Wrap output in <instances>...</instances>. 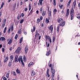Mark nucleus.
<instances>
[{"label": "nucleus", "instance_id": "obj_1", "mask_svg": "<svg viewBox=\"0 0 80 80\" xmlns=\"http://www.w3.org/2000/svg\"><path fill=\"white\" fill-rule=\"evenodd\" d=\"M58 23H60L59 24L60 26H62V27H63L64 25H65V22L63 21V19L62 18H60L58 20Z\"/></svg>", "mask_w": 80, "mask_h": 80}, {"label": "nucleus", "instance_id": "obj_2", "mask_svg": "<svg viewBox=\"0 0 80 80\" xmlns=\"http://www.w3.org/2000/svg\"><path fill=\"white\" fill-rule=\"evenodd\" d=\"M51 72L52 73V80H54V79L53 78H54V75L55 74V69L53 70V67L52 68L51 67Z\"/></svg>", "mask_w": 80, "mask_h": 80}, {"label": "nucleus", "instance_id": "obj_3", "mask_svg": "<svg viewBox=\"0 0 80 80\" xmlns=\"http://www.w3.org/2000/svg\"><path fill=\"white\" fill-rule=\"evenodd\" d=\"M5 23H6V19H4L3 21V23L2 25V28H4V27H5Z\"/></svg>", "mask_w": 80, "mask_h": 80}, {"label": "nucleus", "instance_id": "obj_4", "mask_svg": "<svg viewBox=\"0 0 80 80\" xmlns=\"http://www.w3.org/2000/svg\"><path fill=\"white\" fill-rule=\"evenodd\" d=\"M69 13H70V11L69 9H68L67 11V13L66 15V17H68L69 15Z\"/></svg>", "mask_w": 80, "mask_h": 80}, {"label": "nucleus", "instance_id": "obj_5", "mask_svg": "<svg viewBox=\"0 0 80 80\" xmlns=\"http://www.w3.org/2000/svg\"><path fill=\"white\" fill-rule=\"evenodd\" d=\"M20 47H19L16 51V53H19L20 51Z\"/></svg>", "mask_w": 80, "mask_h": 80}, {"label": "nucleus", "instance_id": "obj_6", "mask_svg": "<svg viewBox=\"0 0 80 80\" xmlns=\"http://www.w3.org/2000/svg\"><path fill=\"white\" fill-rule=\"evenodd\" d=\"M13 41V38H11L10 40L9 41V42H8V44L9 45H10L12 44V41Z\"/></svg>", "mask_w": 80, "mask_h": 80}, {"label": "nucleus", "instance_id": "obj_7", "mask_svg": "<svg viewBox=\"0 0 80 80\" xmlns=\"http://www.w3.org/2000/svg\"><path fill=\"white\" fill-rule=\"evenodd\" d=\"M18 55H16L15 57V62H16V63H17V62H18Z\"/></svg>", "mask_w": 80, "mask_h": 80}, {"label": "nucleus", "instance_id": "obj_8", "mask_svg": "<svg viewBox=\"0 0 80 80\" xmlns=\"http://www.w3.org/2000/svg\"><path fill=\"white\" fill-rule=\"evenodd\" d=\"M22 60H23V59H22V57L20 56L18 58V61H19V63H20V61L22 62Z\"/></svg>", "mask_w": 80, "mask_h": 80}, {"label": "nucleus", "instance_id": "obj_9", "mask_svg": "<svg viewBox=\"0 0 80 80\" xmlns=\"http://www.w3.org/2000/svg\"><path fill=\"white\" fill-rule=\"evenodd\" d=\"M28 47L27 46V45L26 46V48H25V53H27L28 52Z\"/></svg>", "mask_w": 80, "mask_h": 80}, {"label": "nucleus", "instance_id": "obj_10", "mask_svg": "<svg viewBox=\"0 0 80 80\" xmlns=\"http://www.w3.org/2000/svg\"><path fill=\"white\" fill-rule=\"evenodd\" d=\"M35 72L33 71H32V72L31 73V75L32 76H34V75H35Z\"/></svg>", "mask_w": 80, "mask_h": 80}, {"label": "nucleus", "instance_id": "obj_11", "mask_svg": "<svg viewBox=\"0 0 80 80\" xmlns=\"http://www.w3.org/2000/svg\"><path fill=\"white\" fill-rule=\"evenodd\" d=\"M33 65V62H31L28 65V67H30L31 65Z\"/></svg>", "mask_w": 80, "mask_h": 80}, {"label": "nucleus", "instance_id": "obj_12", "mask_svg": "<svg viewBox=\"0 0 80 80\" xmlns=\"http://www.w3.org/2000/svg\"><path fill=\"white\" fill-rule=\"evenodd\" d=\"M12 61H10L9 62V63L8 64V67H10L11 66H12Z\"/></svg>", "mask_w": 80, "mask_h": 80}, {"label": "nucleus", "instance_id": "obj_13", "mask_svg": "<svg viewBox=\"0 0 80 80\" xmlns=\"http://www.w3.org/2000/svg\"><path fill=\"white\" fill-rule=\"evenodd\" d=\"M74 12V10L73 8H72L71 9L70 11V14H72V13H73Z\"/></svg>", "mask_w": 80, "mask_h": 80}, {"label": "nucleus", "instance_id": "obj_14", "mask_svg": "<svg viewBox=\"0 0 80 80\" xmlns=\"http://www.w3.org/2000/svg\"><path fill=\"white\" fill-rule=\"evenodd\" d=\"M13 60V56H12L11 55L10 56V61H11V62H12V60Z\"/></svg>", "mask_w": 80, "mask_h": 80}, {"label": "nucleus", "instance_id": "obj_15", "mask_svg": "<svg viewBox=\"0 0 80 80\" xmlns=\"http://www.w3.org/2000/svg\"><path fill=\"white\" fill-rule=\"evenodd\" d=\"M53 27L52 25H51L50 26V27L49 28L50 30H51V32H52L53 31Z\"/></svg>", "mask_w": 80, "mask_h": 80}, {"label": "nucleus", "instance_id": "obj_16", "mask_svg": "<svg viewBox=\"0 0 80 80\" xmlns=\"http://www.w3.org/2000/svg\"><path fill=\"white\" fill-rule=\"evenodd\" d=\"M73 4L74 5V8H75V6H76V0L74 1L73 2Z\"/></svg>", "mask_w": 80, "mask_h": 80}, {"label": "nucleus", "instance_id": "obj_17", "mask_svg": "<svg viewBox=\"0 0 80 80\" xmlns=\"http://www.w3.org/2000/svg\"><path fill=\"white\" fill-rule=\"evenodd\" d=\"M5 38L4 37H1V41L2 42H3V41H5Z\"/></svg>", "mask_w": 80, "mask_h": 80}, {"label": "nucleus", "instance_id": "obj_18", "mask_svg": "<svg viewBox=\"0 0 80 80\" xmlns=\"http://www.w3.org/2000/svg\"><path fill=\"white\" fill-rule=\"evenodd\" d=\"M50 51H49L48 52L46 53V55H47V56H48V55H49L50 54Z\"/></svg>", "mask_w": 80, "mask_h": 80}, {"label": "nucleus", "instance_id": "obj_19", "mask_svg": "<svg viewBox=\"0 0 80 80\" xmlns=\"http://www.w3.org/2000/svg\"><path fill=\"white\" fill-rule=\"evenodd\" d=\"M8 59V56L6 57V58L5 59L4 61V62L5 63L6 62H7V60Z\"/></svg>", "mask_w": 80, "mask_h": 80}, {"label": "nucleus", "instance_id": "obj_20", "mask_svg": "<svg viewBox=\"0 0 80 80\" xmlns=\"http://www.w3.org/2000/svg\"><path fill=\"white\" fill-rule=\"evenodd\" d=\"M4 3L3 2L1 5V7L0 8V10L2 9V8H3V5H4Z\"/></svg>", "mask_w": 80, "mask_h": 80}, {"label": "nucleus", "instance_id": "obj_21", "mask_svg": "<svg viewBox=\"0 0 80 80\" xmlns=\"http://www.w3.org/2000/svg\"><path fill=\"white\" fill-rule=\"evenodd\" d=\"M73 17H74V15L73 14H72L71 15V20H72L73 19Z\"/></svg>", "mask_w": 80, "mask_h": 80}, {"label": "nucleus", "instance_id": "obj_22", "mask_svg": "<svg viewBox=\"0 0 80 80\" xmlns=\"http://www.w3.org/2000/svg\"><path fill=\"white\" fill-rule=\"evenodd\" d=\"M43 0H39V3L40 5H42V2H43Z\"/></svg>", "mask_w": 80, "mask_h": 80}, {"label": "nucleus", "instance_id": "obj_23", "mask_svg": "<svg viewBox=\"0 0 80 80\" xmlns=\"http://www.w3.org/2000/svg\"><path fill=\"white\" fill-rule=\"evenodd\" d=\"M16 8V3H15L14 4L13 9V10H15V9Z\"/></svg>", "mask_w": 80, "mask_h": 80}, {"label": "nucleus", "instance_id": "obj_24", "mask_svg": "<svg viewBox=\"0 0 80 80\" xmlns=\"http://www.w3.org/2000/svg\"><path fill=\"white\" fill-rule=\"evenodd\" d=\"M22 40H23V37H22L20 40V43H21L22 42Z\"/></svg>", "mask_w": 80, "mask_h": 80}, {"label": "nucleus", "instance_id": "obj_25", "mask_svg": "<svg viewBox=\"0 0 80 80\" xmlns=\"http://www.w3.org/2000/svg\"><path fill=\"white\" fill-rule=\"evenodd\" d=\"M16 72H17V73H20V72L18 69H17Z\"/></svg>", "mask_w": 80, "mask_h": 80}, {"label": "nucleus", "instance_id": "obj_26", "mask_svg": "<svg viewBox=\"0 0 80 80\" xmlns=\"http://www.w3.org/2000/svg\"><path fill=\"white\" fill-rule=\"evenodd\" d=\"M53 5H54V6L56 5V1L55 0H53Z\"/></svg>", "mask_w": 80, "mask_h": 80}, {"label": "nucleus", "instance_id": "obj_27", "mask_svg": "<svg viewBox=\"0 0 80 80\" xmlns=\"http://www.w3.org/2000/svg\"><path fill=\"white\" fill-rule=\"evenodd\" d=\"M46 38H48V39H49V38H50V37H49L48 35H46Z\"/></svg>", "mask_w": 80, "mask_h": 80}, {"label": "nucleus", "instance_id": "obj_28", "mask_svg": "<svg viewBox=\"0 0 80 80\" xmlns=\"http://www.w3.org/2000/svg\"><path fill=\"white\" fill-rule=\"evenodd\" d=\"M48 15H49V17H51V15H52L51 11H49Z\"/></svg>", "mask_w": 80, "mask_h": 80}, {"label": "nucleus", "instance_id": "obj_29", "mask_svg": "<svg viewBox=\"0 0 80 80\" xmlns=\"http://www.w3.org/2000/svg\"><path fill=\"white\" fill-rule=\"evenodd\" d=\"M46 22L47 23H49V21L48 20V18H47L46 19Z\"/></svg>", "mask_w": 80, "mask_h": 80}, {"label": "nucleus", "instance_id": "obj_30", "mask_svg": "<svg viewBox=\"0 0 80 80\" xmlns=\"http://www.w3.org/2000/svg\"><path fill=\"white\" fill-rule=\"evenodd\" d=\"M23 60L24 61V62H25L26 61V57H25V56H23Z\"/></svg>", "mask_w": 80, "mask_h": 80}, {"label": "nucleus", "instance_id": "obj_31", "mask_svg": "<svg viewBox=\"0 0 80 80\" xmlns=\"http://www.w3.org/2000/svg\"><path fill=\"white\" fill-rule=\"evenodd\" d=\"M6 30H7V27H5L4 30L3 31V32H4V33H5V32H6Z\"/></svg>", "mask_w": 80, "mask_h": 80}, {"label": "nucleus", "instance_id": "obj_32", "mask_svg": "<svg viewBox=\"0 0 80 80\" xmlns=\"http://www.w3.org/2000/svg\"><path fill=\"white\" fill-rule=\"evenodd\" d=\"M46 13V12L45 11H43L42 12V15H45V13Z\"/></svg>", "mask_w": 80, "mask_h": 80}, {"label": "nucleus", "instance_id": "obj_33", "mask_svg": "<svg viewBox=\"0 0 80 80\" xmlns=\"http://www.w3.org/2000/svg\"><path fill=\"white\" fill-rule=\"evenodd\" d=\"M21 62L22 63V64L23 67H24V63L23 62V60L21 61Z\"/></svg>", "mask_w": 80, "mask_h": 80}, {"label": "nucleus", "instance_id": "obj_34", "mask_svg": "<svg viewBox=\"0 0 80 80\" xmlns=\"http://www.w3.org/2000/svg\"><path fill=\"white\" fill-rule=\"evenodd\" d=\"M37 23H38L40 22V19L38 18L37 20Z\"/></svg>", "mask_w": 80, "mask_h": 80}, {"label": "nucleus", "instance_id": "obj_35", "mask_svg": "<svg viewBox=\"0 0 80 80\" xmlns=\"http://www.w3.org/2000/svg\"><path fill=\"white\" fill-rule=\"evenodd\" d=\"M43 10V9L42 8H41L40 9V13H42V10Z\"/></svg>", "mask_w": 80, "mask_h": 80}, {"label": "nucleus", "instance_id": "obj_36", "mask_svg": "<svg viewBox=\"0 0 80 80\" xmlns=\"http://www.w3.org/2000/svg\"><path fill=\"white\" fill-rule=\"evenodd\" d=\"M17 38H18V34H17L16 35L15 37V39L16 40H17Z\"/></svg>", "mask_w": 80, "mask_h": 80}, {"label": "nucleus", "instance_id": "obj_37", "mask_svg": "<svg viewBox=\"0 0 80 80\" xmlns=\"http://www.w3.org/2000/svg\"><path fill=\"white\" fill-rule=\"evenodd\" d=\"M38 36H39V33H37L35 36V37H37Z\"/></svg>", "mask_w": 80, "mask_h": 80}, {"label": "nucleus", "instance_id": "obj_38", "mask_svg": "<svg viewBox=\"0 0 80 80\" xmlns=\"http://www.w3.org/2000/svg\"><path fill=\"white\" fill-rule=\"evenodd\" d=\"M31 4H29V11H30V10H31Z\"/></svg>", "mask_w": 80, "mask_h": 80}, {"label": "nucleus", "instance_id": "obj_39", "mask_svg": "<svg viewBox=\"0 0 80 80\" xmlns=\"http://www.w3.org/2000/svg\"><path fill=\"white\" fill-rule=\"evenodd\" d=\"M8 74V73H7V74H6V77H7V78H8V77H9Z\"/></svg>", "mask_w": 80, "mask_h": 80}, {"label": "nucleus", "instance_id": "obj_40", "mask_svg": "<svg viewBox=\"0 0 80 80\" xmlns=\"http://www.w3.org/2000/svg\"><path fill=\"white\" fill-rule=\"evenodd\" d=\"M55 40V38L54 37H53V39H52V42H54Z\"/></svg>", "mask_w": 80, "mask_h": 80}, {"label": "nucleus", "instance_id": "obj_41", "mask_svg": "<svg viewBox=\"0 0 80 80\" xmlns=\"http://www.w3.org/2000/svg\"><path fill=\"white\" fill-rule=\"evenodd\" d=\"M59 6L60 8L61 9L62 8H63V5H61V6L60 5H59Z\"/></svg>", "mask_w": 80, "mask_h": 80}, {"label": "nucleus", "instance_id": "obj_42", "mask_svg": "<svg viewBox=\"0 0 80 80\" xmlns=\"http://www.w3.org/2000/svg\"><path fill=\"white\" fill-rule=\"evenodd\" d=\"M47 75H48V77H50V74H49V73H47V75H46V76H47Z\"/></svg>", "mask_w": 80, "mask_h": 80}, {"label": "nucleus", "instance_id": "obj_43", "mask_svg": "<svg viewBox=\"0 0 80 80\" xmlns=\"http://www.w3.org/2000/svg\"><path fill=\"white\" fill-rule=\"evenodd\" d=\"M24 20H23V19H22L21 20V21H20V23H23V22Z\"/></svg>", "mask_w": 80, "mask_h": 80}, {"label": "nucleus", "instance_id": "obj_44", "mask_svg": "<svg viewBox=\"0 0 80 80\" xmlns=\"http://www.w3.org/2000/svg\"><path fill=\"white\" fill-rule=\"evenodd\" d=\"M12 74L13 75H16V73H15V72H12Z\"/></svg>", "mask_w": 80, "mask_h": 80}, {"label": "nucleus", "instance_id": "obj_45", "mask_svg": "<svg viewBox=\"0 0 80 80\" xmlns=\"http://www.w3.org/2000/svg\"><path fill=\"white\" fill-rule=\"evenodd\" d=\"M13 25H12L11 28L12 32L13 31Z\"/></svg>", "mask_w": 80, "mask_h": 80}, {"label": "nucleus", "instance_id": "obj_46", "mask_svg": "<svg viewBox=\"0 0 80 80\" xmlns=\"http://www.w3.org/2000/svg\"><path fill=\"white\" fill-rule=\"evenodd\" d=\"M32 12H33V10H32L31 11V12H30V13L29 14V15H30V14H32Z\"/></svg>", "mask_w": 80, "mask_h": 80}, {"label": "nucleus", "instance_id": "obj_47", "mask_svg": "<svg viewBox=\"0 0 80 80\" xmlns=\"http://www.w3.org/2000/svg\"><path fill=\"white\" fill-rule=\"evenodd\" d=\"M33 30L34 32V31H35V26H33Z\"/></svg>", "mask_w": 80, "mask_h": 80}, {"label": "nucleus", "instance_id": "obj_48", "mask_svg": "<svg viewBox=\"0 0 80 80\" xmlns=\"http://www.w3.org/2000/svg\"><path fill=\"white\" fill-rule=\"evenodd\" d=\"M2 52H5V49L4 48H2Z\"/></svg>", "mask_w": 80, "mask_h": 80}, {"label": "nucleus", "instance_id": "obj_49", "mask_svg": "<svg viewBox=\"0 0 80 80\" xmlns=\"http://www.w3.org/2000/svg\"><path fill=\"white\" fill-rule=\"evenodd\" d=\"M49 39V41L50 42V43H52V39H51V38H50Z\"/></svg>", "mask_w": 80, "mask_h": 80}, {"label": "nucleus", "instance_id": "obj_50", "mask_svg": "<svg viewBox=\"0 0 80 80\" xmlns=\"http://www.w3.org/2000/svg\"><path fill=\"white\" fill-rule=\"evenodd\" d=\"M10 30H11L10 29H9V30H8V33H9L10 32Z\"/></svg>", "mask_w": 80, "mask_h": 80}, {"label": "nucleus", "instance_id": "obj_51", "mask_svg": "<svg viewBox=\"0 0 80 80\" xmlns=\"http://www.w3.org/2000/svg\"><path fill=\"white\" fill-rule=\"evenodd\" d=\"M21 16L22 17H24V14H23V13H22L21 14Z\"/></svg>", "mask_w": 80, "mask_h": 80}, {"label": "nucleus", "instance_id": "obj_52", "mask_svg": "<svg viewBox=\"0 0 80 80\" xmlns=\"http://www.w3.org/2000/svg\"><path fill=\"white\" fill-rule=\"evenodd\" d=\"M54 13L55 14L56 12H57V9H54Z\"/></svg>", "mask_w": 80, "mask_h": 80}, {"label": "nucleus", "instance_id": "obj_53", "mask_svg": "<svg viewBox=\"0 0 80 80\" xmlns=\"http://www.w3.org/2000/svg\"><path fill=\"white\" fill-rule=\"evenodd\" d=\"M3 80H7V78H6L5 77H4L3 78Z\"/></svg>", "mask_w": 80, "mask_h": 80}, {"label": "nucleus", "instance_id": "obj_54", "mask_svg": "<svg viewBox=\"0 0 80 80\" xmlns=\"http://www.w3.org/2000/svg\"><path fill=\"white\" fill-rule=\"evenodd\" d=\"M57 28V31L58 32V30H59V26H58Z\"/></svg>", "mask_w": 80, "mask_h": 80}, {"label": "nucleus", "instance_id": "obj_55", "mask_svg": "<svg viewBox=\"0 0 80 80\" xmlns=\"http://www.w3.org/2000/svg\"><path fill=\"white\" fill-rule=\"evenodd\" d=\"M18 33H19V34H21V31H20V30L18 31Z\"/></svg>", "mask_w": 80, "mask_h": 80}, {"label": "nucleus", "instance_id": "obj_56", "mask_svg": "<svg viewBox=\"0 0 80 80\" xmlns=\"http://www.w3.org/2000/svg\"><path fill=\"white\" fill-rule=\"evenodd\" d=\"M28 10V9L27 8H25V12L27 11Z\"/></svg>", "mask_w": 80, "mask_h": 80}, {"label": "nucleus", "instance_id": "obj_57", "mask_svg": "<svg viewBox=\"0 0 80 80\" xmlns=\"http://www.w3.org/2000/svg\"><path fill=\"white\" fill-rule=\"evenodd\" d=\"M40 18L41 20H42V19H43V18L42 17V16H41Z\"/></svg>", "mask_w": 80, "mask_h": 80}, {"label": "nucleus", "instance_id": "obj_58", "mask_svg": "<svg viewBox=\"0 0 80 80\" xmlns=\"http://www.w3.org/2000/svg\"><path fill=\"white\" fill-rule=\"evenodd\" d=\"M17 19L18 20H19L20 19V17L19 16H18L17 17Z\"/></svg>", "mask_w": 80, "mask_h": 80}, {"label": "nucleus", "instance_id": "obj_59", "mask_svg": "<svg viewBox=\"0 0 80 80\" xmlns=\"http://www.w3.org/2000/svg\"><path fill=\"white\" fill-rule=\"evenodd\" d=\"M49 70V69L48 68L47 69V73H48Z\"/></svg>", "mask_w": 80, "mask_h": 80}, {"label": "nucleus", "instance_id": "obj_60", "mask_svg": "<svg viewBox=\"0 0 80 80\" xmlns=\"http://www.w3.org/2000/svg\"><path fill=\"white\" fill-rule=\"evenodd\" d=\"M24 34H25V35H27V33L26 32H24Z\"/></svg>", "mask_w": 80, "mask_h": 80}, {"label": "nucleus", "instance_id": "obj_61", "mask_svg": "<svg viewBox=\"0 0 80 80\" xmlns=\"http://www.w3.org/2000/svg\"><path fill=\"white\" fill-rule=\"evenodd\" d=\"M22 4H23V2H21L20 5H22Z\"/></svg>", "mask_w": 80, "mask_h": 80}, {"label": "nucleus", "instance_id": "obj_62", "mask_svg": "<svg viewBox=\"0 0 80 80\" xmlns=\"http://www.w3.org/2000/svg\"><path fill=\"white\" fill-rule=\"evenodd\" d=\"M52 64H50V65H49V67H52Z\"/></svg>", "mask_w": 80, "mask_h": 80}, {"label": "nucleus", "instance_id": "obj_63", "mask_svg": "<svg viewBox=\"0 0 80 80\" xmlns=\"http://www.w3.org/2000/svg\"><path fill=\"white\" fill-rule=\"evenodd\" d=\"M2 45L0 44V48H2Z\"/></svg>", "mask_w": 80, "mask_h": 80}, {"label": "nucleus", "instance_id": "obj_64", "mask_svg": "<svg viewBox=\"0 0 80 80\" xmlns=\"http://www.w3.org/2000/svg\"><path fill=\"white\" fill-rule=\"evenodd\" d=\"M36 13H37V14H38V10L36 11Z\"/></svg>", "mask_w": 80, "mask_h": 80}]
</instances>
